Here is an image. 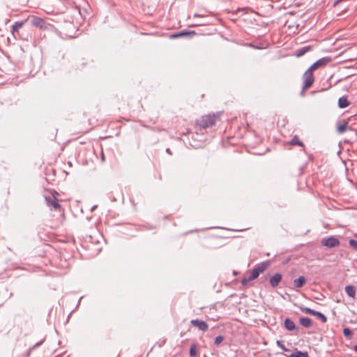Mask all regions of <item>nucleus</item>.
I'll list each match as a JSON object with an SVG mask.
<instances>
[{"mask_svg":"<svg viewBox=\"0 0 357 357\" xmlns=\"http://www.w3.org/2000/svg\"><path fill=\"white\" fill-rule=\"evenodd\" d=\"M220 115V113H217L203 116L197 121V124L202 128L211 127L215 124Z\"/></svg>","mask_w":357,"mask_h":357,"instance_id":"1","label":"nucleus"},{"mask_svg":"<svg viewBox=\"0 0 357 357\" xmlns=\"http://www.w3.org/2000/svg\"><path fill=\"white\" fill-rule=\"evenodd\" d=\"M269 266L268 261L257 264L251 271L248 280H254L258 278L260 273H263Z\"/></svg>","mask_w":357,"mask_h":357,"instance_id":"2","label":"nucleus"},{"mask_svg":"<svg viewBox=\"0 0 357 357\" xmlns=\"http://www.w3.org/2000/svg\"><path fill=\"white\" fill-rule=\"evenodd\" d=\"M303 91L310 88L314 83V78L312 75V72L309 70H307L303 76Z\"/></svg>","mask_w":357,"mask_h":357,"instance_id":"3","label":"nucleus"},{"mask_svg":"<svg viewBox=\"0 0 357 357\" xmlns=\"http://www.w3.org/2000/svg\"><path fill=\"white\" fill-rule=\"evenodd\" d=\"M331 61V58L329 56L323 57L316 62H314L307 70L312 72L319 68L326 66L328 63Z\"/></svg>","mask_w":357,"mask_h":357,"instance_id":"4","label":"nucleus"},{"mask_svg":"<svg viewBox=\"0 0 357 357\" xmlns=\"http://www.w3.org/2000/svg\"><path fill=\"white\" fill-rule=\"evenodd\" d=\"M321 244L329 248L337 247L340 245V241L335 236H329L321 239Z\"/></svg>","mask_w":357,"mask_h":357,"instance_id":"5","label":"nucleus"},{"mask_svg":"<svg viewBox=\"0 0 357 357\" xmlns=\"http://www.w3.org/2000/svg\"><path fill=\"white\" fill-rule=\"evenodd\" d=\"M31 23L33 26L43 29L45 26V22L41 17L36 16L30 17Z\"/></svg>","mask_w":357,"mask_h":357,"instance_id":"6","label":"nucleus"},{"mask_svg":"<svg viewBox=\"0 0 357 357\" xmlns=\"http://www.w3.org/2000/svg\"><path fill=\"white\" fill-rule=\"evenodd\" d=\"M191 324L195 327H197L199 330L202 331H206L208 328V325L204 321L199 319H192L191 320Z\"/></svg>","mask_w":357,"mask_h":357,"instance_id":"7","label":"nucleus"},{"mask_svg":"<svg viewBox=\"0 0 357 357\" xmlns=\"http://www.w3.org/2000/svg\"><path fill=\"white\" fill-rule=\"evenodd\" d=\"M24 24V21H17L15 22V24L12 26L10 32L13 36L14 38L17 39L18 36V31L21 29Z\"/></svg>","mask_w":357,"mask_h":357,"instance_id":"8","label":"nucleus"},{"mask_svg":"<svg viewBox=\"0 0 357 357\" xmlns=\"http://www.w3.org/2000/svg\"><path fill=\"white\" fill-rule=\"evenodd\" d=\"M45 200L48 206L52 207L54 210L60 209L61 205L58 203L56 197H45Z\"/></svg>","mask_w":357,"mask_h":357,"instance_id":"9","label":"nucleus"},{"mask_svg":"<svg viewBox=\"0 0 357 357\" xmlns=\"http://www.w3.org/2000/svg\"><path fill=\"white\" fill-rule=\"evenodd\" d=\"M282 280V275L275 273L270 278V284L272 287H276Z\"/></svg>","mask_w":357,"mask_h":357,"instance_id":"10","label":"nucleus"},{"mask_svg":"<svg viewBox=\"0 0 357 357\" xmlns=\"http://www.w3.org/2000/svg\"><path fill=\"white\" fill-rule=\"evenodd\" d=\"M312 49V47L308 45V46H305V47H303L300 49H298L296 52H295V55L297 56V57H301L302 56H303L305 53H307V52H309L310 50H311Z\"/></svg>","mask_w":357,"mask_h":357,"instance_id":"11","label":"nucleus"},{"mask_svg":"<svg viewBox=\"0 0 357 357\" xmlns=\"http://www.w3.org/2000/svg\"><path fill=\"white\" fill-rule=\"evenodd\" d=\"M284 327L288 331H294V330H295L296 328L294 322L291 319H289V318H286L285 319V320H284Z\"/></svg>","mask_w":357,"mask_h":357,"instance_id":"12","label":"nucleus"},{"mask_svg":"<svg viewBox=\"0 0 357 357\" xmlns=\"http://www.w3.org/2000/svg\"><path fill=\"white\" fill-rule=\"evenodd\" d=\"M306 282L304 276H300L298 278L294 280V284L296 288H301Z\"/></svg>","mask_w":357,"mask_h":357,"instance_id":"13","label":"nucleus"},{"mask_svg":"<svg viewBox=\"0 0 357 357\" xmlns=\"http://www.w3.org/2000/svg\"><path fill=\"white\" fill-rule=\"evenodd\" d=\"M349 105V102L348 101L346 96L340 97L338 100V106L340 108H345Z\"/></svg>","mask_w":357,"mask_h":357,"instance_id":"14","label":"nucleus"},{"mask_svg":"<svg viewBox=\"0 0 357 357\" xmlns=\"http://www.w3.org/2000/svg\"><path fill=\"white\" fill-rule=\"evenodd\" d=\"M345 292L347 293V294L351 297V298H354L355 297V295H356V289L354 286L352 285H347L345 287Z\"/></svg>","mask_w":357,"mask_h":357,"instance_id":"15","label":"nucleus"},{"mask_svg":"<svg viewBox=\"0 0 357 357\" xmlns=\"http://www.w3.org/2000/svg\"><path fill=\"white\" fill-rule=\"evenodd\" d=\"M308 353L307 351H301L296 349L295 352L292 353L290 355L287 356V357H308Z\"/></svg>","mask_w":357,"mask_h":357,"instance_id":"16","label":"nucleus"},{"mask_svg":"<svg viewBox=\"0 0 357 357\" xmlns=\"http://www.w3.org/2000/svg\"><path fill=\"white\" fill-rule=\"evenodd\" d=\"M300 324L306 328H309L312 326V320L308 317H302L299 320Z\"/></svg>","mask_w":357,"mask_h":357,"instance_id":"17","label":"nucleus"},{"mask_svg":"<svg viewBox=\"0 0 357 357\" xmlns=\"http://www.w3.org/2000/svg\"><path fill=\"white\" fill-rule=\"evenodd\" d=\"M289 144L292 146L298 145L301 146H303V143L300 141L297 135L293 137V138L289 142Z\"/></svg>","mask_w":357,"mask_h":357,"instance_id":"18","label":"nucleus"},{"mask_svg":"<svg viewBox=\"0 0 357 357\" xmlns=\"http://www.w3.org/2000/svg\"><path fill=\"white\" fill-rule=\"evenodd\" d=\"M313 315L316 316L317 318L321 319V321L323 323H326L327 321V317L324 314H322L321 312H317V311L314 310V312L313 313Z\"/></svg>","mask_w":357,"mask_h":357,"instance_id":"19","label":"nucleus"},{"mask_svg":"<svg viewBox=\"0 0 357 357\" xmlns=\"http://www.w3.org/2000/svg\"><path fill=\"white\" fill-rule=\"evenodd\" d=\"M190 355L191 357H195L197 355V349L195 344L190 347Z\"/></svg>","mask_w":357,"mask_h":357,"instance_id":"20","label":"nucleus"},{"mask_svg":"<svg viewBox=\"0 0 357 357\" xmlns=\"http://www.w3.org/2000/svg\"><path fill=\"white\" fill-rule=\"evenodd\" d=\"M347 127L348 126H347V123L338 126V127H337L338 133L342 134V133L344 132L347 130Z\"/></svg>","mask_w":357,"mask_h":357,"instance_id":"21","label":"nucleus"},{"mask_svg":"<svg viewBox=\"0 0 357 357\" xmlns=\"http://www.w3.org/2000/svg\"><path fill=\"white\" fill-rule=\"evenodd\" d=\"M301 310L303 312L309 314L310 315H313V313L314 312V310H312V309H310V307H301Z\"/></svg>","mask_w":357,"mask_h":357,"instance_id":"22","label":"nucleus"},{"mask_svg":"<svg viewBox=\"0 0 357 357\" xmlns=\"http://www.w3.org/2000/svg\"><path fill=\"white\" fill-rule=\"evenodd\" d=\"M225 337L222 335H218L215 338L214 344L217 346L220 344L224 340Z\"/></svg>","mask_w":357,"mask_h":357,"instance_id":"23","label":"nucleus"},{"mask_svg":"<svg viewBox=\"0 0 357 357\" xmlns=\"http://www.w3.org/2000/svg\"><path fill=\"white\" fill-rule=\"evenodd\" d=\"M343 334L347 337H351L352 335V332L349 328H344L343 329Z\"/></svg>","mask_w":357,"mask_h":357,"instance_id":"24","label":"nucleus"},{"mask_svg":"<svg viewBox=\"0 0 357 357\" xmlns=\"http://www.w3.org/2000/svg\"><path fill=\"white\" fill-rule=\"evenodd\" d=\"M349 245L353 248L357 250V241L354 239H350L349 241Z\"/></svg>","mask_w":357,"mask_h":357,"instance_id":"25","label":"nucleus"},{"mask_svg":"<svg viewBox=\"0 0 357 357\" xmlns=\"http://www.w3.org/2000/svg\"><path fill=\"white\" fill-rule=\"evenodd\" d=\"M276 344L283 351H288V349L285 347V346L280 340H278Z\"/></svg>","mask_w":357,"mask_h":357,"instance_id":"26","label":"nucleus"},{"mask_svg":"<svg viewBox=\"0 0 357 357\" xmlns=\"http://www.w3.org/2000/svg\"><path fill=\"white\" fill-rule=\"evenodd\" d=\"M250 281H252V280H248V278H243L242 279V280H241V283L243 285H246Z\"/></svg>","mask_w":357,"mask_h":357,"instance_id":"27","label":"nucleus"},{"mask_svg":"<svg viewBox=\"0 0 357 357\" xmlns=\"http://www.w3.org/2000/svg\"><path fill=\"white\" fill-rule=\"evenodd\" d=\"M187 33H188L187 32L182 31V32H180L178 33H177V34L173 35L172 37L176 38V37H178V36H184V35H185Z\"/></svg>","mask_w":357,"mask_h":357,"instance_id":"28","label":"nucleus"},{"mask_svg":"<svg viewBox=\"0 0 357 357\" xmlns=\"http://www.w3.org/2000/svg\"><path fill=\"white\" fill-rule=\"evenodd\" d=\"M97 208V206L95 205L91 208V211H93Z\"/></svg>","mask_w":357,"mask_h":357,"instance_id":"29","label":"nucleus"},{"mask_svg":"<svg viewBox=\"0 0 357 357\" xmlns=\"http://www.w3.org/2000/svg\"><path fill=\"white\" fill-rule=\"evenodd\" d=\"M354 351L357 353V345L354 346Z\"/></svg>","mask_w":357,"mask_h":357,"instance_id":"30","label":"nucleus"},{"mask_svg":"<svg viewBox=\"0 0 357 357\" xmlns=\"http://www.w3.org/2000/svg\"><path fill=\"white\" fill-rule=\"evenodd\" d=\"M167 153H170L169 149H167Z\"/></svg>","mask_w":357,"mask_h":357,"instance_id":"31","label":"nucleus"}]
</instances>
